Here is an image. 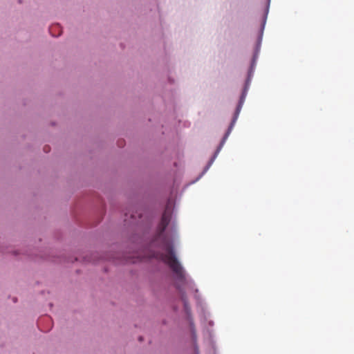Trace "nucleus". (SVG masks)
<instances>
[{
    "label": "nucleus",
    "instance_id": "f03ea898",
    "mask_svg": "<svg viewBox=\"0 0 354 354\" xmlns=\"http://www.w3.org/2000/svg\"><path fill=\"white\" fill-rule=\"evenodd\" d=\"M171 216V207H169V205H167L165 209L164 213L162 214L161 221H160V223L158 227L160 233H162L165 230L166 227H167V225L169 223Z\"/></svg>",
    "mask_w": 354,
    "mask_h": 354
},
{
    "label": "nucleus",
    "instance_id": "0eeeda50",
    "mask_svg": "<svg viewBox=\"0 0 354 354\" xmlns=\"http://www.w3.org/2000/svg\"><path fill=\"white\" fill-rule=\"evenodd\" d=\"M139 340H140V341H142V338L140 337L139 338Z\"/></svg>",
    "mask_w": 354,
    "mask_h": 354
},
{
    "label": "nucleus",
    "instance_id": "20e7f679",
    "mask_svg": "<svg viewBox=\"0 0 354 354\" xmlns=\"http://www.w3.org/2000/svg\"><path fill=\"white\" fill-rule=\"evenodd\" d=\"M183 301H184V305H185V310H186L187 312H188V310H189V306H188L187 301V300H186L185 298H183Z\"/></svg>",
    "mask_w": 354,
    "mask_h": 354
},
{
    "label": "nucleus",
    "instance_id": "f257e3e1",
    "mask_svg": "<svg viewBox=\"0 0 354 354\" xmlns=\"http://www.w3.org/2000/svg\"><path fill=\"white\" fill-rule=\"evenodd\" d=\"M165 252V253L160 254V259L169 266L178 279L183 280L185 278L184 271L176 257L173 246L167 245Z\"/></svg>",
    "mask_w": 354,
    "mask_h": 354
},
{
    "label": "nucleus",
    "instance_id": "7ed1b4c3",
    "mask_svg": "<svg viewBox=\"0 0 354 354\" xmlns=\"http://www.w3.org/2000/svg\"><path fill=\"white\" fill-rule=\"evenodd\" d=\"M235 120H236V118L234 119V120H233L232 123L231 124V125H230V128L228 129V130H227V133H225V136H224V138H223V141H222L221 145H223V143L225 142V139H226V138H227V136H229V134H230V131H231V129L232 128L233 123L234 122Z\"/></svg>",
    "mask_w": 354,
    "mask_h": 354
},
{
    "label": "nucleus",
    "instance_id": "423d86ee",
    "mask_svg": "<svg viewBox=\"0 0 354 354\" xmlns=\"http://www.w3.org/2000/svg\"><path fill=\"white\" fill-rule=\"evenodd\" d=\"M44 150L46 151V152H48L49 151V147H45L44 148Z\"/></svg>",
    "mask_w": 354,
    "mask_h": 354
},
{
    "label": "nucleus",
    "instance_id": "39448f33",
    "mask_svg": "<svg viewBox=\"0 0 354 354\" xmlns=\"http://www.w3.org/2000/svg\"><path fill=\"white\" fill-rule=\"evenodd\" d=\"M241 104H242V102L241 101V102H240V103H239V106H238V107H237V109H236V113H237V114H238V113H239V112L240 111V109H241Z\"/></svg>",
    "mask_w": 354,
    "mask_h": 354
}]
</instances>
